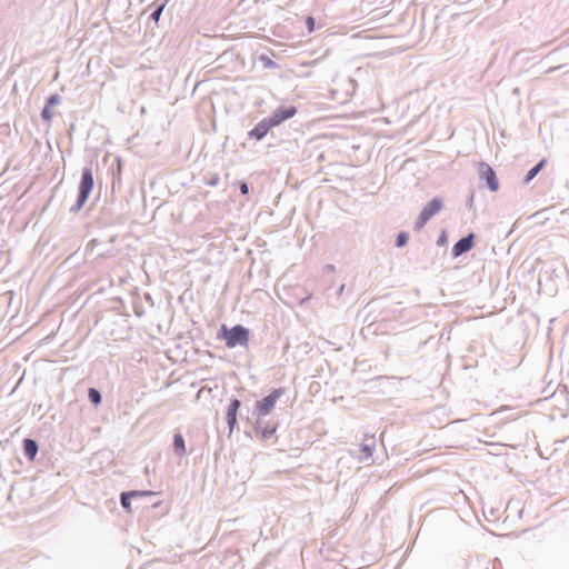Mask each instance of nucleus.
Returning a JSON list of instances; mask_svg holds the SVG:
<instances>
[{
	"label": "nucleus",
	"instance_id": "obj_1",
	"mask_svg": "<svg viewBox=\"0 0 569 569\" xmlns=\"http://www.w3.org/2000/svg\"><path fill=\"white\" fill-rule=\"evenodd\" d=\"M222 337L227 347L234 348L238 345H247L249 339V331L242 326H234L228 329L226 326L221 328Z\"/></svg>",
	"mask_w": 569,
	"mask_h": 569
},
{
	"label": "nucleus",
	"instance_id": "obj_2",
	"mask_svg": "<svg viewBox=\"0 0 569 569\" xmlns=\"http://www.w3.org/2000/svg\"><path fill=\"white\" fill-rule=\"evenodd\" d=\"M93 189V177L90 168H86L82 171L81 180L79 183V194L77 200V209H81L87 202L89 194Z\"/></svg>",
	"mask_w": 569,
	"mask_h": 569
},
{
	"label": "nucleus",
	"instance_id": "obj_3",
	"mask_svg": "<svg viewBox=\"0 0 569 569\" xmlns=\"http://www.w3.org/2000/svg\"><path fill=\"white\" fill-rule=\"evenodd\" d=\"M442 209V202L440 199L438 198H435L432 199L421 211L417 222H416V226H415V229L416 230H420L423 228V226L435 216L437 214L440 210Z\"/></svg>",
	"mask_w": 569,
	"mask_h": 569
},
{
	"label": "nucleus",
	"instance_id": "obj_4",
	"mask_svg": "<svg viewBox=\"0 0 569 569\" xmlns=\"http://www.w3.org/2000/svg\"><path fill=\"white\" fill-rule=\"evenodd\" d=\"M283 393V389H274L269 396L264 397L262 400L256 403V408L259 415L267 416L269 415L276 406V402Z\"/></svg>",
	"mask_w": 569,
	"mask_h": 569
},
{
	"label": "nucleus",
	"instance_id": "obj_5",
	"mask_svg": "<svg viewBox=\"0 0 569 569\" xmlns=\"http://www.w3.org/2000/svg\"><path fill=\"white\" fill-rule=\"evenodd\" d=\"M479 169L481 177L487 181L490 190L497 191L499 189V182L493 169L487 163H480Z\"/></svg>",
	"mask_w": 569,
	"mask_h": 569
},
{
	"label": "nucleus",
	"instance_id": "obj_6",
	"mask_svg": "<svg viewBox=\"0 0 569 569\" xmlns=\"http://www.w3.org/2000/svg\"><path fill=\"white\" fill-rule=\"evenodd\" d=\"M276 127L272 122V120L269 118V119H263L262 121H260L250 132H249V136L251 138H254L257 140H260L262 139L267 133L268 131Z\"/></svg>",
	"mask_w": 569,
	"mask_h": 569
},
{
	"label": "nucleus",
	"instance_id": "obj_7",
	"mask_svg": "<svg viewBox=\"0 0 569 569\" xmlns=\"http://www.w3.org/2000/svg\"><path fill=\"white\" fill-rule=\"evenodd\" d=\"M297 112L295 107H289L284 109H278L270 119L272 120L274 126H279L282 121L293 117Z\"/></svg>",
	"mask_w": 569,
	"mask_h": 569
},
{
	"label": "nucleus",
	"instance_id": "obj_8",
	"mask_svg": "<svg viewBox=\"0 0 569 569\" xmlns=\"http://www.w3.org/2000/svg\"><path fill=\"white\" fill-rule=\"evenodd\" d=\"M472 234H469L468 237L460 239L452 248L453 256L459 257L462 253L469 251L472 248Z\"/></svg>",
	"mask_w": 569,
	"mask_h": 569
},
{
	"label": "nucleus",
	"instance_id": "obj_9",
	"mask_svg": "<svg viewBox=\"0 0 569 569\" xmlns=\"http://www.w3.org/2000/svg\"><path fill=\"white\" fill-rule=\"evenodd\" d=\"M240 407V401L238 399L231 400L228 410H227V422L229 425L230 430H232L237 422V411Z\"/></svg>",
	"mask_w": 569,
	"mask_h": 569
},
{
	"label": "nucleus",
	"instance_id": "obj_10",
	"mask_svg": "<svg viewBox=\"0 0 569 569\" xmlns=\"http://www.w3.org/2000/svg\"><path fill=\"white\" fill-rule=\"evenodd\" d=\"M149 495H153V492L151 491H130V492H124L121 495V505L122 507L127 510V511H131V505H130V501H129V498L131 497H138V496H149Z\"/></svg>",
	"mask_w": 569,
	"mask_h": 569
},
{
	"label": "nucleus",
	"instance_id": "obj_11",
	"mask_svg": "<svg viewBox=\"0 0 569 569\" xmlns=\"http://www.w3.org/2000/svg\"><path fill=\"white\" fill-rule=\"evenodd\" d=\"M24 453L29 459H33L38 452V446L34 440L26 439L23 441Z\"/></svg>",
	"mask_w": 569,
	"mask_h": 569
},
{
	"label": "nucleus",
	"instance_id": "obj_12",
	"mask_svg": "<svg viewBox=\"0 0 569 569\" xmlns=\"http://www.w3.org/2000/svg\"><path fill=\"white\" fill-rule=\"evenodd\" d=\"M173 448L174 452L179 456H183L186 453V443L181 433L174 435Z\"/></svg>",
	"mask_w": 569,
	"mask_h": 569
},
{
	"label": "nucleus",
	"instance_id": "obj_13",
	"mask_svg": "<svg viewBox=\"0 0 569 569\" xmlns=\"http://www.w3.org/2000/svg\"><path fill=\"white\" fill-rule=\"evenodd\" d=\"M545 164H546V160L542 159L537 166H535L531 170H529V172L526 176L525 182L526 183L530 182L538 174V172L543 168Z\"/></svg>",
	"mask_w": 569,
	"mask_h": 569
},
{
	"label": "nucleus",
	"instance_id": "obj_14",
	"mask_svg": "<svg viewBox=\"0 0 569 569\" xmlns=\"http://www.w3.org/2000/svg\"><path fill=\"white\" fill-rule=\"evenodd\" d=\"M88 397L90 399V401L94 405H99L101 402V395L100 392L94 389V388H90L89 391H88Z\"/></svg>",
	"mask_w": 569,
	"mask_h": 569
},
{
	"label": "nucleus",
	"instance_id": "obj_15",
	"mask_svg": "<svg viewBox=\"0 0 569 569\" xmlns=\"http://www.w3.org/2000/svg\"><path fill=\"white\" fill-rule=\"evenodd\" d=\"M407 241H408V234L407 233L401 232V233L398 234V237H397V246L398 247L405 246L407 243Z\"/></svg>",
	"mask_w": 569,
	"mask_h": 569
},
{
	"label": "nucleus",
	"instance_id": "obj_16",
	"mask_svg": "<svg viewBox=\"0 0 569 569\" xmlns=\"http://www.w3.org/2000/svg\"><path fill=\"white\" fill-rule=\"evenodd\" d=\"M274 431H276V428H271V429L266 428L261 431V438L268 439L269 437H271L274 433Z\"/></svg>",
	"mask_w": 569,
	"mask_h": 569
},
{
	"label": "nucleus",
	"instance_id": "obj_17",
	"mask_svg": "<svg viewBox=\"0 0 569 569\" xmlns=\"http://www.w3.org/2000/svg\"><path fill=\"white\" fill-rule=\"evenodd\" d=\"M163 8H164V6H163V4H162V6H160V7H159V8H158V9H157L152 14H151V18H152L156 22H158V21H159V19H160V16H161V12H162Z\"/></svg>",
	"mask_w": 569,
	"mask_h": 569
},
{
	"label": "nucleus",
	"instance_id": "obj_18",
	"mask_svg": "<svg viewBox=\"0 0 569 569\" xmlns=\"http://www.w3.org/2000/svg\"><path fill=\"white\" fill-rule=\"evenodd\" d=\"M42 118L46 119V120H51L52 118V112L50 111V107L47 106L43 110H42Z\"/></svg>",
	"mask_w": 569,
	"mask_h": 569
},
{
	"label": "nucleus",
	"instance_id": "obj_19",
	"mask_svg": "<svg viewBox=\"0 0 569 569\" xmlns=\"http://www.w3.org/2000/svg\"><path fill=\"white\" fill-rule=\"evenodd\" d=\"M315 19L312 17L307 18V27L309 32H312L315 30Z\"/></svg>",
	"mask_w": 569,
	"mask_h": 569
},
{
	"label": "nucleus",
	"instance_id": "obj_20",
	"mask_svg": "<svg viewBox=\"0 0 569 569\" xmlns=\"http://www.w3.org/2000/svg\"><path fill=\"white\" fill-rule=\"evenodd\" d=\"M59 97L57 94L52 96L49 101H48V106L49 107H53L54 104H57L59 102Z\"/></svg>",
	"mask_w": 569,
	"mask_h": 569
},
{
	"label": "nucleus",
	"instance_id": "obj_21",
	"mask_svg": "<svg viewBox=\"0 0 569 569\" xmlns=\"http://www.w3.org/2000/svg\"><path fill=\"white\" fill-rule=\"evenodd\" d=\"M362 451L366 453L367 458H370L372 456V449L368 446H362Z\"/></svg>",
	"mask_w": 569,
	"mask_h": 569
},
{
	"label": "nucleus",
	"instance_id": "obj_22",
	"mask_svg": "<svg viewBox=\"0 0 569 569\" xmlns=\"http://www.w3.org/2000/svg\"><path fill=\"white\" fill-rule=\"evenodd\" d=\"M240 191H241L242 194H247L248 193L249 189H248V184L246 182H242L240 184Z\"/></svg>",
	"mask_w": 569,
	"mask_h": 569
}]
</instances>
